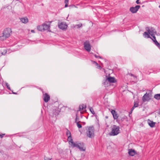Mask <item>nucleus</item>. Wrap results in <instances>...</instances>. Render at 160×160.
Listing matches in <instances>:
<instances>
[{
    "mask_svg": "<svg viewBox=\"0 0 160 160\" xmlns=\"http://www.w3.org/2000/svg\"><path fill=\"white\" fill-rule=\"evenodd\" d=\"M12 32L10 28H7L4 29L2 33L0 34V40L3 41L8 38Z\"/></svg>",
    "mask_w": 160,
    "mask_h": 160,
    "instance_id": "obj_1",
    "label": "nucleus"
},
{
    "mask_svg": "<svg viewBox=\"0 0 160 160\" xmlns=\"http://www.w3.org/2000/svg\"><path fill=\"white\" fill-rule=\"evenodd\" d=\"M88 129H86L87 136L90 138L93 137L94 136V128L93 126L87 127Z\"/></svg>",
    "mask_w": 160,
    "mask_h": 160,
    "instance_id": "obj_2",
    "label": "nucleus"
},
{
    "mask_svg": "<svg viewBox=\"0 0 160 160\" xmlns=\"http://www.w3.org/2000/svg\"><path fill=\"white\" fill-rule=\"evenodd\" d=\"M120 128L118 126L114 125L112 128L111 131L110 132L111 136H116L120 133Z\"/></svg>",
    "mask_w": 160,
    "mask_h": 160,
    "instance_id": "obj_3",
    "label": "nucleus"
},
{
    "mask_svg": "<svg viewBox=\"0 0 160 160\" xmlns=\"http://www.w3.org/2000/svg\"><path fill=\"white\" fill-rule=\"evenodd\" d=\"M71 146L73 148L76 147L77 148L79 149L81 151H84L85 150V149L83 148L84 144L83 143H77V142H72Z\"/></svg>",
    "mask_w": 160,
    "mask_h": 160,
    "instance_id": "obj_4",
    "label": "nucleus"
},
{
    "mask_svg": "<svg viewBox=\"0 0 160 160\" xmlns=\"http://www.w3.org/2000/svg\"><path fill=\"white\" fill-rule=\"evenodd\" d=\"M107 78L106 80H105L103 82V84L107 86H108V82L110 83H114L116 82L115 78L113 77H109L108 78V76H106Z\"/></svg>",
    "mask_w": 160,
    "mask_h": 160,
    "instance_id": "obj_5",
    "label": "nucleus"
},
{
    "mask_svg": "<svg viewBox=\"0 0 160 160\" xmlns=\"http://www.w3.org/2000/svg\"><path fill=\"white\" fill-rule=\"evenodd\" d=\"M84 49L88 52H89L91 49V46L89 41L87 40L83 43Z\"/></svg>",
    "mask_w": 160,
    "mask_h": 160,
    "instance_id": "obj_6",
    "label": "nucleus"
},
{
    "mask_svg": "<svg viewBox=\"0 0 160 160\" xmlns=\"http://www.w3.org/2000/svg\"><path fill=\"white\" fill-rule=\"evenodd\" d=\"M140 7L139 5H137L135 7H131L130 8V11L132 13H134L138 11Z\"/></svg>",
    "mask_w": 160,
    "mask_h": 160,
    "instance_id": "obj_7",
    "label": "nucleus"
},
{
    "mask_svg": "<svg viewBox=\"0 0 160 160\" xmlns=\"http://www.w3.org/2000/svg\"><path fill=\"white\" fill-rule=\"evenodd\" d=\"M58 27L61 29L63 30L66 29L67 26L65 22H62L58 24Z\"/></svg>",
    "mask_w": 160,
    "mask_h": 160,
    "instance_id": "obj_8",
    "label": "nucleus"
},
{
    "mask_svg": "<svg viewBox=\"0 0 160 160\" xmlns=\"http://www.w3.org/2000/svg\"><path fill=\"white\" fill-rule=\"evenodd\" d=\"M146 30L148 31V32H145L143 34V35L144 36L145 38L146 37L147 38H151L150 37L149 34H150V29H149V27H147L146 28Z\"/></svg>",
    "mask_w": 160,
    "mask_h": 160,
    "instance_id": "obj_9",
    "label": "nucleus"
},
{
    "mask_svg": "<svg viewBox=\"0 0 160 160\" xmlns=\"http://www.w3.org/2000/svg\"><path fill=\"white\" fill-rule=\"evenodd\" d=\"M43 99L44 101L46 102H48L50 99V97L47 93H45L43 95Z\"/></svg>",
    "mask_w": 160,
    "mask_h": 160,
    "instance_id": "obj_10",
    "label": "nucleus"
},
{
    "mask_svg": "<svg viewBox=\"0 0 160 160\" xmlns=\"http://www.w3.org/2000/svg\"><path fill=\"white\" fill-rule=\"evenodd\" d=\"M142 101L143 102L149 101L150 99L148 93H146L142 98Z\"/></svg>",
    "mask_w": 160,
    "mask_h": 160,
    "instance_id": "obj_11",
    "label": "nucleus"
},
{
    "mask_svg": "<svg viewBox=\"0 0 160 160\" xmlns=\"http://www.w3.org/2000/svg\"><path fill=\"white\" fill-rule=\"evenodd\" d=\"M60 112L59 110L58 109H54L52 111V114L51 115V116H52L53 117H56L59 114Z\"/></svg>",
    "mask_w": 160,
    "mask_h": 160,
    "instance_id": "obj_12",
    "label": "nucleus"
},
{
    "mask_svg": "<svg viewBox=\"0 0 160 160\" xmlns=\"http://www.w3.org/2000/svg\"><path fill=\"white\" fill-rule=\"evenodd\" d=\"M128 154L130 156H133L137 154L136 152L134 150L132 149H128Z\"/></svg>",
    "mask_w": 160,
    "mask_h": 160,
    "instance_id": "obj_13",
    "label": "nucleus"
},
{
    "mask_svg": "<svg viewBox=\"0 0 160 160\" xmlns=\"http://www.w3.org/2000/svg\"><path fill=\"white\" fill-rule=\"evenodd\" d=\"M111 113L113 115V118L114 119H116L118 118V115L117 113L115 110H112L111 111Z\"/></svg>",
    "mask_w": 160,
    "mask_h": 160,
    "instance_id": "obj_14",
    "label": "nucleus"
},
{
    "mask_svg": "<svg viewBox=\"0 0 160 160\" xmlns=\"http://www.w3.org/2000/svg\"><path fill=\"white\" fill-rule=\"evenodd\" d=\"M148 124L151 128L154 127L155 126V122L150 120L149 119L148 121Z\"/></svg>",
    "mask_w": 160,
    "mask_h": 160,
    "instance_id": "obj_15",
    "label": "nucleus"
},
{
    "mask_svg": "<svg viewBox=\"0 0 160 160\" xmlns=\"http://www.w3.org/2000/svg\"><path fill=\"white\" fill-rule=\"evenodd\" d=\"M44 28V31L48 30V31L50 32V31L49 30L50 28V24L48 25L47 24L44 23L43 24Z\"/></svg>",
    "mask_w": 160,
    "mask_h": 160,
    "instance_id": "obj_16",
    "label": "nucleus"
},
{
    "mask_svg": "<svg viewBox=\"0 0 160 160\" xmlns=\"http://www.w3.org/2000/svg\"><path fill=\"white\" fill-rule=\"evenodd\" d=\"M21 21L23 23H26L28 22V19L26 17L21 18L20 19Z\"/></svg>",
    "mask_w": 160,
    "mask_h": 160,
    "instance_id": "obj_17",
    "label": "nucleus"
},
{
    "mask_svg": "<svg viewBox=\"0 0 160 160\" xmlns=\"http://www.w3.org/2000/svg\"><path fill=\"white\" fill-rule=\"evenodd\" d=\"M38 30L42 32L44 31L43 26V24L41 25L38 26L37 27Z\"/></svg>",
    "mask_w": 160,
    "mask_h": 160,
    "instance_id": "obj_18",
    "label": "nucleus"
},
{
    "mask_svg": "<svg viewBox=\"0 0 160 160\" xmlns=\"http://www.w3.org/2000/svg\"><path fill=\"white\" fill-rule=\"evenodd\" d=\"M0 51L1 52V55H5L7 52V50L6 49H1V50H0Z\"/></svg>",
    "mask_w": 160,
    "mask_h": 160,
    "instance_id": "obj_19",
    "label": "nucleus"
},
{
    "mask_svg": "<svg viewBox=\"0 0 160 160\" xmlns=\"http://www.w3.org/2000/svg\"><path fill=\"white\" fill-rule=\"evenodd\" d=\"M154 98L156 99L159 100L160 99V93L156 94L154 95Z\"/></svg>",
    "mask_w": 160,
    "mask_h": 160,
    "instance_id": "obj_20",
    "label": "nucleus"
},
{
    "mask_svg": "<svg viewBox=\"0 0 160 160\" xmlns=\"http://www.w3.org/2000/svg\"><path fill=\"white\" fill-rule=\"evenodd\" d=\"M86 108V106L85 105V107H84L83 104L80 105L79 106V110L81 111L82 110L84 109V108Z\"/></svg>",
    "mask_w": 160,
    "mask_h": 160,
    "instance_id": "obj_21",
    "label": "nucleus"
},
{
    "mask_svg": "<svg viewBox=\"0 0 160 160\" xmlns=\"http://www.w3.org/2000/svg\"><path fill=\"white\" fill-rule=\"evenodd\" d=\"M150 34H153L152 33H156V32L153 28H151L150 30Z\"/></svg>",
    "mask_w": 160,
    "mask_h": 160,
    "instance_id": "obj_22",
    "label": "nucleus"
},
{
    "mask_svg": "<svg viewBox=\"0 0 160 160\" xmlns=\"http://www.w3.org/2000/svg\"><path fill=\"white\" fill-rule=\"evenodd\" d=\"M68 142H70L71 143V145L72 142H73L71 136H68Z\"/></svg>",
    "mask_w": 160,
    "mask_h": 160,
    "instance_id": "obj_23",
    "label": "nucleus"
},
{
    "mask_svg": "<svg viewBox=\"0 0 160 160\" xmlns=\"http://www.w3.org/2000/svg\"><path fill=\"white\" fill-rule=\"evenodd\" d=\"M69 0H65L64 3H65V8H66L68 6V3Z\"/></svg>",
    "mask_w": 160,
    "mask_h": 160,
    "instance_id": "obj_24",
    "label": "nucleus"
},
{
    "mask_svg": "<svg viewBox=\"0 0 160 160\" xmlns=\"http://www.w3.org/2000/svg\"><path fill=\"white\" fill-rule=\"evenodd\" d=\"M89 110L92 114L93 115L95 114V113L94 111V110L92 107H90L89 108Z\"/></svg>",
    "mask_w": 160,
    "mask_h": 160,
    "instance_id": "obj_25",
    "label": "nucleus"
},
{
    "mask_svg": "<svg viewBox=\"0 0 160 160\" xmlns=\"http://www.w3.org/2000/svg\"><path fill=\"white\" fill-rule=\"evenodd\" d=\"M80 122V121H78V122H77L76 123L77 124V126L78 128H81L82 127V125L79 123Z\"/></svg>",
    "mask_w": 160,
    "mask_h": 160,
    "instance_id": "obj_26",
    "label": "nucleus"
},
{
    "mask_svg": "<svg viewBox=\"0 0 160 160\" xmlns=\"http://www.w3.org/2000/svg\"><path fill=\"white\" fill-rule=\"evenodd\" d=\"M152 40L153 41V42H154L155 44L157 46L158 45H159V43L157 41V40L156 39H155V40H153V39H152Z\"/></svg>",
    "mask_w": 160,
    "mask_h": 160,
    "instance_id": "obj_27",
    "label": "nucleus"
},
{
    "mask_svg": "<svg viewBox=\"0 0 160 160\" xmlns=\"http://www.w3.org/2000/svg\"><path fill=\"white\" fill-rule=\"evenodd\" d=\"M66 134L68 137L69 136H71L70 132L68 130H67Z\"/></svg>",
    "mask_w": 160,
    "mask_h": 160,
    "instance_id": "obj_28",
    "label": "nucleus"
},
{
    "mask_svg": "<svg viewBox=\"0 0 160 160\" xmlns=\"http://www.w3.org/2000/svg\"><path fill=\"white\" fill-rule=\"evenodd\" d=\"M138 103H137V102H135L134 103V104L133 105V107L134 108H136L138 107Z\"/></svg>",
    "mask_w": 160,
    "mask_h": 160,
    "instance_id": "obj_29",
    "label": "nucleus"
},
{
    "mask_svg": "<svg viewBox=\"0 0 160 160\" xmlns=\"http://www.w3.org/2000/svg\"><path fill=\"white\" fill-rule=\"evenodd\" d=\"M79 120V118L78 117L77 114L76 115V118H75V122L76 123L77 122H78V121Z\"/></svg>",
    "mask_w": 160,
    "mask_h": 160,
    "instance_id": "obj_30",
    "label": "nucleus"
},
{
    "mask_svg": "<svg viewBox=\"0 0 160 160\" xmlns=\"http://www.w3.org/2000/svg\"><path fill=\"white\" fill-rule=\"evenodd\" d=\"M6 85L8 89L9 90H10V88L9 87V85H8V83H6Z\"/></svg>",
    "mask_w": 160,
    "mask_h": 160,
    "instance_id": "obj_31",
    "label": "nucleus"
},
{
    "mask_svg": "<svg viewBox=\"0 0 160 160\" xmlns=\"http://www.w3.org/2000/svg\"><path fill=\"white\" fill-rule=\"evenodd\" d=\"M94 56L96 58H102V57H100V56H97V55L95 54H94Z\"/></svg>",
    "mask_w": 160,
    "mask_h": 160,
    "instance_id": "obj_32",
    "label": "nucleus"
},
{
    "mask_svg": "<svg viewBox=\"0 0 160 160\" xmlns=\"http://www.w3.org/2000/svg\"><path fill=\"white\" fill-rule=\"evenodd\" d=\"M151 35L152 37V38L154 39H153V40H155V39H156L155 37L153 34H151Z\"/></svg>",
    "mask_w": 160,
    "mask_h": 160,
    "instance_id": "obj_33",
    "label": "nucleus"
},
{
    "mask_svg": "<svg viewBox=\"0 0 160 160\" xmlns=\"http://www.w3.org/2000/svg\"><path fill=\"white\" fill-rule=\"evenodd\" d=\"M94 63H95L96 64V65H98V66L99 67V68H101V66H100V65H99L97 62H96L95 61H94Z\"/></svg>",
    "mask_w": 160,
    "mask_h": 160,
    "instance_id": "obj_34",
    "label": "nucleus"
},
{
    "mask_svg": "<svg viewBox=\"0 0 160 160\" xmlns=\"http://www.w3.org/2000/svg\"><path fill=\"white\" fill-rule=\"evenodd\" d=\"M140 0H137L136 1V3L137 4H141V2H140Z\"/></svg>",
    "mask_w": 160,
    "mask_h": 160,
    "instance_id": "obj_35",
    "label": "nucleus"
},
{
    "mask_svg": "<svg viewBox=\"0 0 160 160\" xmlns=\"http://www.w3.org/2000/svg\"><path fill=\"white\" fill-rule=\"evenodd\" d=\"M82 24H79L76 25V26L79 28H80L82 27Z\"/></svg>",
    "mask_w": 160,
    "mask_h": 160,
    "instance_id": "obj_36",
    "label": "nucleus"
},
{
    "mask_svg": "<svg viewBox=\"0 0 160 160\" xmlns=\"http://www.w3.org/2000/svg\"><path fill=\"white\" fill-rule=\"evenodd\" d=\"M51 159L52 158H50L45 157L44 158V160H51Z\"/></svg>",
    "mask_w": 160,
    "mask_h": 160,
    "instance_id": "obj_37",
    "label": "nucleus"
},
{
    "mask_svg": "<svg viewBox=\"0 0 160 160\" xmlns=\"http://www.w3.org/2000/svg\"><path fill=\"white\" fill-rule=\"evenodd\" d=\"M5 135V134H0V138H2Z\"/></svg>",
    "mask_w": 160,
    "mask_h": 160,
    "instance_id": "obj_38",
    "label": "nucleus"
},
{
    "mask_svg": "<svg viewBox=\"0 0 160 160\" xmlns=\"http://www.w3.org/2000/svg\"><path fill=\"white\" fill-rule=\"evenodd\" d=\"M135 108H134L133 106L132 108L131 109V113H132V112L134 110V109Z\"/></svg>",
    "mask_w": 160,
    "mask_h": 160,
    "instance_id": "obj_39",
    "label": "nucleus"
},
{
    "mask_svg": "<svg viewBox=\"0 0 160 160\" xmlns=\"http://www.w3.org/2000/svg\"><path fill=\"white\" fill-rule=\"evenodd\" d=\"M157 46L160 49V43H159V45H158Z\"/></svg>",
    "mask_w": 160,
    "mask_h": 160,
    "instance_id": "obj_40",
    "label": "nucleus"
},
{
    "mask_svg": "<svg viewBox=\"0 0 160 160\" xmlns=\"http://www.w3.org/2000/svg\"><path fill=\"white\" fill-rule=\"evenodd\" d=\"M31 32H32V33H34V30H31Z\"/></svg>",
    "mask_w": 160,
    "mask_h": 160,
    "instance_id": "obj_41",
    "label": "nucleus"
},
{
    "mask_svg": "<svg viewBox=\"0 0 160 160\" xmlns=\"http://www.w3.org/2000/svg\"><path fill=\"white\" fill-rule=\"evenodd\" d=\"M130 75H131L132 76H133V77L134 76V75L132 74V73H130Z\"/></svg>",
    "mask_w": 160,
    "mask_h": 160,
    "instance_id": "obj_42",
    "label": "nucleus"
},
{
    "mask_svg": "<svg viewBox=\"0 0 160 160\" xmlns=\"http://www.w3.org/2000/svg\"><path fill=\"white\" fill-rule=\"evenodd\" d=\"M14 94H16V93H15V92H12Z\"/></svg>",
    "mask_w": 160,
    "mask_h": 160,
    "instance_id": "obj_43",
    "label": "nucleus"
},
{
    "mask_svg": "<svg viewBox=\"0 0 160 160\" xmlns=\"http://www.w3.org/2000/svg\"><path fill=\"white\" fill-rule=\"evenodd\" d=\"M97 66L99 68V67L98 66V65H97Z\"/></svg>",
    "mask_w": 160,
    "mask_h": 160,
    "instance_id": "obj_44",
    "label": "nucleus"
},
{
    "mask_svg": "<svg viewBox=\"0 0 160 160\" xmlns=\"http://www.w3.org/2000/svg\"><path fill=\"white\" fill-rule=\"evenodd\" d=\"M159 113L160 114V111L159 112Z\"/></svg>",
    "mask_w": 160,
    "mask_h": 160,
    "instance_id": "obj_45",
    "label": "nucleus"
},
{
    "mask_svg": "<svg viewBox=\"0 0 160 160\" xmlns=\"http://www.w3.org/2000/svg\"><path fill=\"white\" fill-rule=\"evenodd\" d=\"M159 7L160 8V5H159Z\"/></svg>",
    "mask_w": 160,
    "mask_h": 160,
    "instance_id": "obj_46",
    "label": "nucleus"
}]
</instances>
